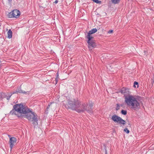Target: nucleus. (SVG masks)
I'll return each mask as SVG.
<instances>
[{
    "mask_svg": "<svg viewBox=\"0 0 154 154\" xmlns=\"http://www.w3.org/2000/svg\"><path fill=\"white\" fill-rule=\"evenodd\" d=\"M13 108L10 113L11 114L15 115L19 117L20 116L21 114H27L26 115V118L29 121L32 122L34 127L38 125V116L36 113L32 112L28 107H25L21 103L14 105Z\"/></svg>",
    "mask_w": 154,
    "mask_h": 154,
    "instance_id": "obj_1",
    "label": "nucleus"
},
{
    "mask_svg": "<svg viewBox=\"0 0 154 154\" xmlns=\"http://www.w3.org/2000/svg\"><path fill=\"white\" fill-rule=\"evenodd\" d=\"M66 107L75 110L78 112H83L87 110L86 104L84 103L81 106V102L78 100H68V104L66 106Z\"/></svg>",
    "mask_w": 154,
    "mask_h": 154,
    "instance_id": "obj_2",
    "label": "nucleus"
},
{
    "mask_svg": "<svg viewBox=\"0 0 154 154\" xmlns=\"http://www.w3.org/2000/svg\"><path fill=\"white\" fill-rule=\"evenodd\" d=\"M125 102L126 104L134 110L140 107V103L134 96L128 94L125 97Z\"/></svg>",
    "mask_w": 154,
    "mask_h": 154,
    "instance_id": "obj_3",
    "label": "nucleus"
},
{
    "mask_svg": "<svg viewBox=\"0 0 154 154\" xmlns=\"http://www.w3.org/2000/svg\"><path fill=\"white\" fill-rule=\"evenodd\" d=\"M111 119L114 122L120 124L125 125V122L124 120L116 115H114L112 116Z\"/></svg>",
    "mask_w": 154,
    "mask_h": 154,
    "instance_id": "obj_4",
    "label": "nucleus"
},
{
    "mask_svg": "<svg viewBox=\"0 0 154 154\" xmlns=\"http://www.w3.org/2000/svg\"><path fill=\"white\" fill-rule=\"evenodd\" d=\"M20 15V11L17 9H15L9 13L8 17L9 18L15 17L17 18L19 17Z\"/></svg>",
    "mask_w": 154,
    "mask_h": 154,
    "instance_id": "obj_5",
    "label": "nucleus"
},
{
    "mask_svg": "<svg viewBox=\"0 0 154 154\" xmlns=\"http://www.w3.org/2000/svg\"><path fill=\"white\" fill-rule=\"evenodd\" d=\"M8 136L10 138L9 141V144L10 145L11 150L13 147L14 146L15 144L17 142V139L16 138L14 137H10L9 135H8Z\"/></svg>",
    "mask_w": 154,
    "mask_h": 154,
    "instance_id": "obj_6",
    "label": "nucleus"
},
{
    "mask_svg": "<svg viewBox=\"0 0 154 154\" xmlns=\"http://www.w3.org/2000/svg\"><path fill=\"white\" fill-rule=\"evenodd\" d=\"M88 47L90 50L91 51L93 49L96 47V45L95 42L93 41L87 42Z\"/></svg>",
    "mask_w": 154,
    "mask_h": 154,
    "instance_id": "obj_7",
    "label": "nucleus"
},
{
    "mask_svg": "<svg viewBox=\"0 0 154 154\" xmlns=\"http://www.w3.org/2000/svg\"><path fill=\"white\" fill-rule=\"evenodd\" d=\"M120 92L124 94V96L125 97L128 95L127 94V92H128V88H125L123 87L122 88Z\"/></svg>",
    "mask_w": 154,
    "mask_h": 154,
    "instance_id": "obj_8",
    "label": "nucleus"
},
{
    "mask_svg": "<svg viewBox=\"0 0 154 154\" xmlns=\"http://www.w3.org/2000/svg\"><path fill=\"white\" fill-rule=\"evenodd\" d=\"M28 92H26L25 91H23L20 89L18 88V89H17L13 93V94H17L18 93L26 94V93H27Z\"/></svg>",
    "mask_w": 154,
    "mask_h": 154,
    "instance_id": "obj_9",
    "label": "nucleus"
},
{
    "mask_svg": "<svg viewBox=\"0 0 154 154\" xmlns=\"http://www.w3.org/2000/svg\"><path fill=\"white\" fill-rule=\"evenodd\" d=\"M56 107V104L55 103H50V104L48 105L47 109H48L51 107V109H53L55 108Z\"/></svg>",
    "mask_w": 154,
    "mask_h": 154,
    "instance_id": "obj_10",
    "label": "nucleus"
},
{
    "mask_svg": "<svg viewBox=\"0 0 154 154\" xmlns=\"http://www.w3.org/2000/svg\"><path fill=\"white\" fill-rule=\"evenodd\" d=\"M93 105L92 103H91L89 105V106L88 107L87 111L89 113L92 112V107H93Z\"/></svg>",
    "mask_w": 154,
    "mask_h": 154,
    "instance_id": "obj_11",
    "label": "nucleus"
},
{
    "mask_svg": "<svg viewBox=\"0 0 154 154\" xmlns=\"http://www.w3.org/2000/svg\"><path fill=\"white\" fill-rule=\"evenodd\" d=\"M91 34H89L88 33V35L86 36V38L88 39V42H89L91 41L92 39L93 38V37L91 35Z\"/></svg>",
    "mask_w": 154,
    "mask_h": 154,
    "instance_id": "obj_12",
    "label": "nucleus"
},
{
    "mask_svg": "<svg viewBox=\"0 0 154 154\" xmlns=\"http://www.w3.org/2000/svg\"><path fill=\"white\" fill-rule=\"evenodd\" d=\"M97 31V30L96 29L94 28L91 29V31H90L88 33L89 34H92L95 33Z\"/></svg>",
    "mask_w": 154,
    "mask_h": 154,
    "instance_id": "obj_13",
    "label": "nucleus"
},
{
    "mask_svg": "<svg viewBox=\"0 0 154 154\" xmlns=\"http://www.w3.org/2000/svg\"><path fill=\"white\" fill-rule=\"evenodd\" d=\"M12 32L11 29H9L8 32V37L9 38H11L12 37Z\"/></svg>",
    "mask_w": 154,
    "mask_h": 154,
    "instance_id": "obj_14",
    "label": "nucleus"
},
{
    "mask_svg": "<svg viewBox=\"0 0 154 154\" xmlns=\"http://www.w3.org/2000/svg\"><path fill=\"white\" fill-rule=\"evenodd\" d=\"M120 0H111L112 3L114 4H117L118 3Z\"/></svg>",
    "mask_w": 154,
    "mask_h": 154,
    "instance_id": "obj_15",
    "label": "nucleus"
},
{
    "mask_svg": "<svg viewBox=\"0 0 154 154\" xmlns=\"http://www.w3.org/2000/svg\"><path fill=\"white\" fill-rule=\"evenodd\" d=\"M127 111L125 110H122L121 111V113L122 114L125 115L127 114Z\"/></svg>",
    "mask_w": 154,
    "mask_h": 154,
    "instance_id": "obj_16",
    "label": "nucleus"
},
{
    "mask_svg": "<svg viewBox=\"0 0 154 154\" xmlns=\"http://www.w3.org/2000/svg\"><path fill=\"white\" fill-rule=\"evenodd\" d=\"M124 131L126 132L127 134H128L129 133V130L127 129V128H125L124 129Z\"/></svg>",
    "mask_w": 154,
    "mask_h": 154,
    "instance_id": "obj_17",
    "label": "nucleus"
},
{
    "mask_svg": "<svg viewBox=\"0 0 154 154\" xmlns=\"http://www.w3.org/2000/svg\"><path fill=\"white\" fill-rule=\"evenodd\" d=\"M138 83L137 82H135L134 83V87L135 88L136 87V85H137V87H138Z\"/></svg>",
    "mask_w": 154,
    "mask_h": 154,
    "instance_id": "obj_18",
    "label": "nucleus"
},
{
    "mask_svg": "<svg viewBox=\"0 0 154 154\" xmlns=\"http://www.w3.org/2000/svg\"><path fill=\"white\" fill-rule=\"evenodd\" d=\"M113 32V30H109V31L108 32V33L109 34H110L111 33H112Z\"/></svg>",
    "mask_w": 154,
    "mask_h": 154,
    "instance_id": "obj_19",
    "label": "nucleus"
},
{
    "mask_svg": "<svg viewBox=\"0 0 154 154\" xmlns=\"http://www.w3.org/2000/svg\"><path fill=\"white\" fill-rule=\"evenodd\" d=\"M13 94V93L11 94V95L10 96H7L6 97V99L8 100H9L11 96V95Z\"/></svg>",
    "mask_w": 154,
    "mask_h": 154,
    "instance_id": "obj_20",
    "label": "nucleus"
},
{
    "mask_svg": "<svg viewBox=\"0 0 154 154\" xmlns=\"http://www.w3.org/2000/svg\"><path fill=\"white\" fill-rule=\"evenodd\" d=\"M58 76V74H57V77ZM57 77L55 79V80H56V84L57 83V81H58V79H57Z\"/></svg>",
    "mask_w": 154,
    "mask_h": 154,
    "instance_id": "obj_21",
    "label": "nucleus"
},
{
    "mask_svg": "<svg viewBox=\"0 0 154 154\" xmlns=\"http://www.w3.org/2000/svg\"><path fill=\"white\" fill-rule=\"evenodd\" d=\"M58 2V1L57 0H56L55 2H54V3H55V4H57V3Z\"/></svg>",
    "mask_w": 154,
    "mask_h": 154,
    "instance_id": "obj_22",
    "label": "nucleus"
},
{
    "mask_svg": "<svg viewBox=\"0 0 154 154\" xmlns=\"http://www.w3.org/2000/svg\"><path fill=\"white\" fill-rule=\"evenodd\" d=\"M119 109V107H118V106L117 107V108H116V110H118V109Z\"/></svg>",
    "mask_w": 154,
    "mask_h": 154,
    "instance_id": "obj_23",
    "label": "nucleus"
},
{
    "mask_svg": "<svg viewBox=\"0 0 154 154\" xmlns=\"http://www.w3.org/2000/svg\"><path fill=\"white\" fill-rule=\"evenodd\" d=\"M8 0L9 2H11L12 1V0Z\"/></svg>",
    "mask_w": 154,
    "mask_h": 154,
    "instance_id": "obj_24",
    "label": "nucleus"
},
{
    "mask_svg": "<svg viewBox=\"0 0 154 154\" xmlns=\"http://www.w3.org/2000/svg\"><path fill=\"white\" fill-rule=\"evenodd\" d=\"M106 153V154H107L106 150V153Z\"/></svg>",
    "mask_w": 154,
    "mask_h": 154,
    "instance_id": "obj_25",
    "label": "nucleus"
},
{
    "mask_svg": "<svg viewBox=\"0 0 154 154\" xmlns=\"http://www.w3.org/2000/svg\"><path fill=\"white\" fill-rule=\"evenodd\" d=\"M129 125H130V124L129 123L128 124Z\"/></svg>",
    "mask_w": 154,
    "mask_h": 154,
    "instance_id": "obj_26",
    "label": "nucleus"
}]
</instances>
